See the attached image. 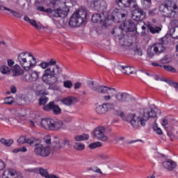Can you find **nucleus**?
Here are the masks:
<instances>
[{"mask_svg":"<svg viewBox=\"0 0 178 178\" xmlns=\"http://www.w3.org/2000/svg\"><path fill=\"white\" fill-rule=\"evenodd\" d=\"M44 70L42 80L43 83L48 86H55L59 81V76L62 73V68L57 65L55 58H50L48 61H42L38 65Z\"/></svg>","mask_w":178,"mask_h":178,"instance_id":"1","label":"nucleus"},{"mask_svg":"<svg viewBox=\"0 0 178 178\" xmlns=\"http://www.w3.org/2000/svg\"><path fill=\"white\" fill-rule=\"evenodd\" d=\"M30 124L32 127H35V124H37L40 129L49 131H55V130H60L63 127V121L52 118H35L30 120Z\"/></svg>","mask_w":178,"mask_h":178,"instance_id":"2","label":"nucleus"},{"mask_svg":"<svg viewBox=\"0 0 178 178\" xmlns=\"http://www.w3.org/2000/svg\"><path fill=\"white\" fill-rule=\"evenodd\" d=\"M153 119L156 118V111L152 110V108H142L139 111V115L136 117L135 115H132V118L131 120V124L134 129H138L140 126L142 127H145L147 122L149 119Z\"/></svg>","mask_w":178,"mask_h":178,"instance_id":"3","label":"nucleus"},{"mask_svg":"<svg viewBox=\"0 0 178 178\" xmlns=\"http://www.w3.org/2000/svg\"><path fill=\"white\" fill-rule=\"evenodd\" d=\"M17 62L20 65L22 69L30 70L37 65V59L29 52H22L17 56Z\"/></svg>","mask_w":178,"mask_h":178,"instance_id":"4","label":"nucleus"},{"mask_svg":"<svg viewBox=\"0 0 178 178\" xmlns=\"http://www.w3.org/2000/svg\"><path fill=\"white\" fill-rule=\"evenodd\" d=\"M159 10L165 17H178V8L173 0H166L160 5Z\"/></svg>","mask_w":178,"mask_h":178,"instance_id":"5","label":"nucleus"},{"mask_svg":"<svg viewBox=\"0 0 178 178\" xmlns=\"http://www.w3.org/2000/svg\"><path fill=\"white\" fill-rule=\"evenodd\" d=\"M87 20V11L81 8L72 14L69 24L70 27H80Z\"/></svg>","mask_w":178,"mask_h":178,"instance_id":"6","label":"nucleus"},{"mask_svg":"<svg viewBox=\"0 0 178 178\" xmlns=\"http://www.w3.org/2000/svg\"><path fill=\"white\" fill-rule=\"evenodd\" d=\"M102 15L105 18V22L110 20L114 23H120L126 17V12L122 8H115L111 13H104Z\"/></svg>","mask_w":178,"mask_h":178,"instance_id":"7","label":"nucleus"},{"mask_svg":"<svg viewBox=\"0 0 178 178\" xmlns=\"http://www.w3.org/2000/svg\"><path fill=\"white\" fill-rule=\"evenodd\" d=\"M92 90L94 91H97V92L107 95L104 97V101H111L113 97H115L116 95V92H118V90H116V88H109L108 86H97V88L92 87Z\"/></svg>","mask_w":178,"mask_h":178,"instance_id":"8","label":"nucleus"},{"mask_svg":"<svg viewBox=\"0 0 178 178\" xmlns=\"http://www.w3.org/2000/svg\"><path fill=\"white\" fill-rule=\"evenodd\" d=\"M111 34L115 37V38H118L120 41V44L124 47H129L130 46V42H129L127 35H123V31L120 27L114 28Z\"/></svg>","mask_w":178,"mask_h":178,"instance_id":"9","label":"nucleus"},{"mask_svg":"<svg viewBox=\"0 0 178 178\" xmlns=\"http://www.w3.org/2000/svg\"><path fill=\"white\" fill-rule=\"evenodd\" d=\"M46 13L51 14L54 17H66L69 13V7H64L63 8H58L52 10L51 8L44 9Z\"/></svg>","mask_w":178,"mask_h":178,"instance_id":"10","label":"nucleus"},{"mask_svg":"<svg viewBox=\"0 0 178 178\" xmlns=\"http://www.w3.org/2000/svg\"><path fill=\"white\" fill-rule=\"evenodd\" d=\"M114 108L115 105L113 103L106 102L96 106L95 112L97 115H105L108 111H111Z\"/></svg>","mask_w":178,"mask_h":178,"instance_id":"11","label":"nucleus"},{"mask_svg":"<svg viewBox=\"0 0 178 178\" xmlns=\"http://www.w3.org/2000/svg\"><path fill=\"white\" fill-rule=\"evenodd\" d=\"M106 129L104 127H98L93 131L94 138L99 141H108V136L105 135Z\"/></svg>","mask_w":178,"mask_h":178,"instance_id":"12","label":"nucleus"},{"mask_svg":"<svg viewBox=\"0 0 178 178\" xmlns=\"http://www.w3.org/2000/svg\"><path fill=\"white\" fill-rule=\"evenodd\" d=\"M34 151L36 155H39L43 158L48 156L51 154V149L49 147L44 146L41 144L36 145Z\"/></svg>","mask_w":178,"mask_h":178,"instance_id":"13","label":"nucleus"},{"mask_svg":"<svg viewBox=\"0 0 178 178\" xmlns=\"http://www.w3.org/2000/svg\"><path fill=\"white\" fill-rule=\"evenodd\" d=\"M132 19L136 22H141L145 19V13L137 6L132 11Z\"/></svg>","mask_w":178,"mask_h":178,"instance_id":"14","label":"nucleus"},{"mask_svg":"<svg viewBox=\"0 0 178 178\" xmlns=\"http://www.w3.org/2000/svg\"><path fill=\"white\" fill-rule=\"evenodd\" d=\"M91 6L97 12L105 13L106 10V1L105 0H95L91 3Z\"/></svg>","mask_w":178,"mask_h":178,"instance_id":"15","label":"nucleus"},{"mask_svg":"<svg viewBox=\"0 0 178 178\" xmlns=\"http://www.w3.org/2000/svg\"><path fill=\"white\" fill-rule=\"evenodd\" d=\"M40 77V72L35 70H31L28 72L24 76V81H27V83H31L33 81H37Z\"/></svg>","mask_w":178,"mask_h":178,"instance_id":"16","label":"nucleus"},{"mask_svg":"<svg viewBox=\"0 0 178 178\" xmlns=\"http://www.w3.org/2000/svg\"><path fill=\"white\" fill-rule=\"evenodd\" d=\"M43 109L47 112L52 111L54 115H60V113H62V108L57 104H55L54 102H50L48 104L43 107Z\"/></svg>","mask_w":178,"mask_h":178,"instance_id":"17","label":"nucleus"},{"mask_svg":"<svg viewBox=\"0 0 178 178\" xmlns=\"http://www.w3.org/2000/svg\"><path fill=\"white\" fill-rule=\"evenodd\" d=\"M120 8H137V3L134 0H115Z\"/></svg>","mask_w":178,"mask_h":178,"instance_id":"18","label":"nucleus"},{"mask_svg":"<svg viewBox=\"0 0 178 178\" xmlns=\"http://www.w3.org/2000/svg\"><path fill=\"white\" fill-rule=\"evenodd\" d=\"M2 178H23V175L15 170H6L2 174Z\"/></svg>","mask_w":178,"mask_h":178,"instance_id":"19","label":"nucleus"},{"mask_svg":"<svg viewBox=\"0 0 178 178\" xmlns=\"http://www.w3.org/2000/svg\"><path fill=\"white\" fill-rule=\"evenodd\" d=\"M115 99L118 102H126L129 98H130V95L126 92H117L115 96Z\"/></svg>","mask_w":178,"mask_h":178,"instance_id":"20","label":"nucleus"},{"mask_svg":"<svg viewBox=\"0 0 178 178\" xmlns=\"http://www.w3.org/2000/svg\"><path fill=\"white\" fill-rule=\"evenodd\" d=\"M153 51H154V54L156 55H160V54H162V52L165 51V49H166V47H165V44L161 42H157L152 45Z\"/></svg>","mask_w":178,"mask_h":178,"instance_id":"21","label":"nucleus"},{"mask_svg":"<svg viewBox=\"0 0 178 178\" xmlns=\"http://www.w3.org/2000/svg\"><path fill=\"white\" fill-rule=\"evenodd\" d=\"M147 29L152 34H159L162 31V26H156L153 24H149L147 25Z\"/></svg>","mask_w":178,"mask_h":178,"instance_id":"22","label":"nucleus"},{"mask_svg":"<svg viewBox=\"0 0 178 178\" xmlns=\"http://www.w3.org/2000/svg\"><path fill=\"white\" fill-rule=\"evenodd\" d=\"M177 165V163H176V162L172 160H168L163 162V168L170 171L173 170V169H175Z\"/></svg>","mask_w":178,"mask_h":178,"instance_id":"23","label":"nucleus"},{"mask_svg":"<svg viewBox=\"0 0 178 178\" xmlns=\"http://www.w3.org/2000/svg\"><path fill=\"white\" fill-rule=\"evenodd\" d=\"M20 75H22V67H20V65L16 64L11 68L10 76L12 77H16Z\"/></svg>","mask_w":178,"mask_h":178,"instance_id":"24","label":"nucleus"},{"mask_svg":"<svg viewBox=\"0 0 178 178\" xmlns=\"http://www.w3.org/2000/svg\"><path fill=\"white\" fill-rule=\"evenodd\" d=\"M62 104L66 105L67 106H70L73 105V104H76L77 102V98L74 97H67L61 100Z\"/></svg>","mask_w":178,"mask_h":178,"instance_id":"25","label":"nucleus"},{"mask_svg":"<svg viewBox=\"0 0 178 178\" xmlns=\"http://www.w3.org/2000/svg\"><path fill=\"white\" fill-rule=\"evenodd\" d=\"M3 9L5 10H7V12H10V13H11L13 15V16L14 17H16L17 19H22L23 17V14H22L17 11L13 10L8 7H3Z\"/></svg>","mask_w":178,"mask_h":178,"instance_id":"26","label":"nucleus"},{"mask_svg":"<svg viewBox=\"0 0 178 178\" xmlns=\"http://www.w3.org/2000/svg\"><path fill=\"white\" fill-rule=\"evenodd\" d=\"M124 27H125L128 31H134L136 29V24L133 23L131 21H127L124 24Z\"/></svg>","mask_w":178,"mask_h":178,"instance_id":"27","label":"nucleus"},{"mask_svg":"<svg viewBox=\"0 0 178 178\" xmlns=\"http://www.w3.org/2000/svg\"><path fill=\"white\" fill-rule=\"evenodd\" d=\"M0 120H3L4 122H6L7 123H10V124H16L17 122L20 123V121L17 120V119L13 118H6L5 116L0 117Z\"/></svg>","mask_w":178,"mask_h":178,"instance_id":"28","label":"nucleus"},{"mask_svg":"<svg viewBox=\"0 0 178 178\" xmlns=\"http://www.w3.org/2000/svg\"><path fill=\"white\" fill-rule=\"evenodd\" d=\"M92 22L93 23H102V15L101 14H94L92 16Z\"/></svg>","mask_w":178,"mask_h":178,"instance_id":"29","label":"nucleus"},{"mask_svg":"<svg viewBox=\"0 0 178 178\" xmlns=\"http://www.w3.org/2000/svg\"><path fill=\"white\" fill-rule=\"evenodd\" d=\"M88 138H90V136L86 134L77 135L74 137L75 141H84V140H88Z\"/></svg>","mask_w":178,"mask_h":178,"instance_id":"30","label":"nucleus"},{"mask_svg":"<svg viewBox=\"0 0 178 178\" xmlns=\"http://www.w3.org/2000/svg\"><path fill=\"white\" fill-rule=\"evenodd\" d=\"M38 172L41 176L46 178H50L52 175H49L48 171L44 168H38Z\"/></svg>","mask_w":178,"mask_h":178,"instance_id":"31","label":"nucleus"},{"mask_svg":"<svg viewBox=\"0 0 178 178\" xmlns=\"http://www.w3.org/2000/svg\"><path fill=\"white\" fill-rule=\"evenodd\" d=\"M10 68L6 65H1L0 67V72L3 74H10Z\"/></svg>","mask_w":178,"mask_h":178,"instance_id":"32","label":"nucleus"},{"mask_svg":"<svg viewBox=\"0 0 178 178\" xmlns=\"http://www.w3.org/2000/svg\"><path fill=\"white\" fill-rule=\"evenodd\" d=\"M0 142L1 144H3L4 145H6V147H10L13 144V140L12 139H5V138H1L0 140Z\"/></svg>","mask_w":178,"mask_h":178,"instance_id":"33","label":"nucleus"},{"mask_svg":"<svg viewBox=\"0 0 178 178\" xmlns=\"http://www.w3.org/2000/svg\"><path fill=\"white\" fill-rule=\"evenodd\" d=\"M52 140L56 148H62V145L60 144V140H59V138L54 136Z\"/></svg>","mask_w":178,"mask_h":178,"instance_id":"34","label":"nucleus"},{"mask_svg":"<svg viewBox=\"0 0 178 178\" xmlns=\"http://www.w3.org/2000/svg\"><path fill=\"white\" fill-rule=\"evenodd\" d=\"M74 149L77 151H83L86 148V145L81 143H76L74 145Z\"/></svg>","mask_w":178,"mask_h":178,"instance_id":"35","label":"nucleus"},{"mask_svg":"<svg viewBox=\"0 0 178 178\" xmlns=\"http://www.w3.org/2000/svg\"><path fill=\"white\" fill-rule=\"evenodd\" d=\"M141 3L143 8H145V9L151 8V5H152V2L151 0H141Z\"/></svg>","mask_w":178,"mask_h":178,"instance_id":"36","label":"nucleus"},{"mask_svg":"<svg viewBox=\"0 0 178 178\" xmlns=\"http://www.w3.org/2000/svg\"><path fill=\"white\" fill-rule=\"evenodd\" d=\"M88 170H92V172H94L95 173H99V175H102V177L105 176V174H104L101 169L97 166L91 167L88 169Z\"/></svg>","mask_w":178,"mask_h":178,"instance_id":"37","label":"nucleus"},{"mask_svg":"<svg viewBox=\"0 0 178 178\" xmlns=\"http://www.w3.org/2000/svg\"><path fill=\"white\" fill-rule=\"evenodd\" d=\"M63 86L65 88H68L70 90V88H73V83H72V81L70 80H66L63 81Z\"/></svg>","mask_w":178,"mask_h":178,"instance_id":"38","label":"nucleus"},{"mask_svg":"<svg viewBox=\"0 0 178 178\" xmlns=\"http://www.w3.org/2000/svg\"><path fill=\"white\" fill-rule=\"evenodd\" d=\"M98 147H102V143L96 142L89 145V148H90V149H95V148H98Z\"/></svg>","mask_w":178,"mask_h":178,"instance_id":"39","label":"nucleus"},{"mask_svg":"<svg viewBox=\"0 0 178 178\" xmlns=\"http://www.w3.org/2000/svg\"><path fill=\"white\" fill-rule=\"evenodd\" d=\"M25 143L30 144V145H35V138L33 137L26 138Z\"/></svg>","mask_w":178,"mask_h":178,"instance_id":"40","label":"nucleus"},{"mask_svg":"<svg viewBox=\"0 0 178 178\" xmlns=\"http://www.w3.org/2000/svg\"><path fill=\"white\" fill-rule=\"evenodd\" d=\"M164 70L171 72V73H176V69L170 65H163Z\"/></svg>","mask_w":178,"mask_h":178,"instance_id":"41","label":"nucleus"},{"mask_svg":"<svg viewBox=\"0 0 178 178\" xmlns=\"http://www.w3.org/2000/svg\"><path fill=\"white\" fill-rule=\"evenodd\" d=\"M48 97L42 96L39 99L40 105H45L48 102Z\"/></svg>","mask_w":178,"mask_h":178,"instance_id":"42","label":"nucleus"},{"mask_svg":"<svg viewBox=\"0 0 178 178\" xmlns=\"http://www.w3.org/2000/svg\"><path fill=\"white\" fill-rule=\"evenodd\" d=\"M114 114L121 118V119H124L125 118L124 113L122 110H115Z\"/></svg>","mask_w":178,"mask_h":178,"instance_id":"43","label":"nucleus"},{"mask_svg":"<svg viewBox=\"0 0 178 178\" xmlns=\"http://www.w3.org/2000/svg\"><path fill=\"white\" fill-rule=\"evenodd\" d=\"M134 73V68L129 66H126V72L124 74H133Z\"/></svg>","mask_w":178,"mask_h":178,"instance_id":"44","label":"nucleus"},{"mask_svg":"<svg viewBox=\"0 0 178 178\" xmlns=\"http://www.w3.org/2000/svg\"><path fill=\"white\" fill-rule=\"evenodd\" d=\"M15 102V100L13 99V97H6L4 99V103H6L7 105H12Z\"/></svg>","mask_w":178,"mask_h":178,"instance_id":"45","label":"nucleus"},{"mask_svg":"<svg viewBox=\"0 0 178 178\" xmlns=\"http://www.w3.org/2000/svg\"><path fill=\"white\" fill-rule=\"evenodd\" d=\"M147 55L149 56V58H152V56L155 55V51H154V48H152V47H149L147 49Z\"/></svg>","mask_w":178,"mask_h":178,"instance_id":"46","label":"nucleus"},{"mask_svg":"<svg viewBox=\"0 0 178 178\" xmlns=\"http://www.w3.org/2000/svg\"><path fill=\"white\" fill-rule=\"evenodd\" d=\"M24 22H27V23H29L31 26H33V23L35 22V20L30 19L27 15H25L24 17Z\"/></svg>","mask_w":178,"mask_h":178,"instance_id":"47","label":"nucleus"},{"mask_svg":"<svg viewBox=\"0 0 178 178\" xmlns=\"http://www.w3.org/2000/svg\"><path fill=\"white\" fill-rule=\"evenodd\" d=\"M153 129L154 130V131H156L157 134H162V129H161V128L158 127V124H155L153 126Z\"/></svg>","mask_w":178,"mask_h":178,"instance_id":"48","label":"nucleus"},{"mask_svg":"<svg viewBox=\"0 0 178 178\" xmlns=\"http://www.w3.org/2000/svg\"><path fill=\"white\" fill-rule=\"evenodd\" d=\"M32 26H33V27H35L37 30H42V29H44V26H42L41 24H38L37 22L35 21V22H33V24H32Z\"/></svg>","mask_w":178,"mask_h":178,"instance_id":"49","label":"nucleus"},{"mask_svg":"<svg viewBox=\"0 0 178 178\" xmlns=\"http://www.w3.org/2000/svg\"><path fill=\"white\" fill-rule=\"evenodd\" d=\"M176 31H177V27L176 28H171L170 29V35H171V37L173 38V35H176Z\"/></svg>","mask_w":178,"mask_h":178,"instance_id":"50","label":"nucleus"},{"mask_svg":"<svg viewBox=\"0 0 178 178\" xmlns=\"http://www.w3.org/2000/svg\"><path fill=\"white\" fill-rule=\"evenodd\" d=\"M153 77L156 81H166V80H164L163 79L161 78L159 75L154 74Z\"/></svg>","mask_w":178,"mask_h":178,"instance_id":"51","label":"nucleus"},{"mask_svg":"<svg viewBox=\"0 0 178 178\" xmlns=\"http://www.w3.org/2000/svg\"><path fill=\"white\" fill-rule=\"evenodd\" d=\"M17 143H19V144L26 143V137L24 136L19 137V139L17 140Z\"/></svg>","mask_w":178,"mask_h":178,"instance_id":"52","label":"nucleus"},{"mask_svg":"<svg viewBox=\"0 0 178 178\" xmlns=\"http://www.w3.org/2000/svg\"><path fill=\"white\" fill-rule=\"evenodd\" d=\"M117 69H118V70H120V72H122V73L124 74V72H126V66L118 65Z\"/></svg>","mask_w":178,"mask_h":178,"instance_id":"53","label":"nucleus"},{"mask_svg":"<svg viewBox=\"0 0 178 178\" xmlns=\"http://www.w3.org/2000/svg\"><path fill=\"white\" fill-rule=\"evenodd\" d=\"M63 144L64 145H72V143L70 142V140L67 138H64L63 140Z\"/></svg>","mask_w":178,"mask_h":178,"instance_id":"54","label":"nucleus"},{"mask_svg":"<svg viewBox=\"0 0 178 178\" xmlns=\"http://www.w3.org/2000/svg\"><path fill=\"white\" fill-rule=\"evenodd\" d=\"M7 63H8V66H9L10 67H12V66L15 65V60L12 59H8Z\"/></svg>","mask_w":178,"mask_h":178,"instance_id":"55","label":"nucleus"},{"mask_svg":"<svg viewBox=\"0 0 178 178\" xmlns=\"http://www.w3.org/2000/svg\"><path fill=\"white\" fill-rule=\"evenodd\" d=\"M52 138H51V136H47L46 138H44V141L46 144H51V140Z\"/></svg>","mask_w":178,"mask_h":178,"instance_id":"56","label":"nucleus"},{"mask_svg":"<svg viewBox=\"0 0 178 178\" xmlns=\"http://www.w3.org/2000/svg\"><path fill=\"white\" fill-rule=\"evenodd\" d=\"M81 87V82H76L74 84V90H79Z\"/></svg>","mask_w":178,"mask_h":178,"instance_id":"57","label":"nucleus"},{"mask_svg":"<svg viewBox=\"0 0 178 178\" xmlns=\"http://www.w3.org/2000/svg\"><path fill=\"white\" fill-rule=\"evenodd\" d=\"M72 120H73V118L72 117L67 116L64 118V121L65 122V123H70Z\"/></svg>","mask_w":178,"mask_h":178,"instance_id":"58","label":"nucleus"},{"mask_svg":"<svg viewBox=\"0 0 178 178\" xmlns=\"http://www.w3.org/2000/svg\"><path fill=\"white\" fill-rule=\"evenodd\" d=\"M37 94L38 95H48V92L45 90H40Z\"/></svg>","mask_w":178,"mask_h":178,"instance_id":"59","label":"nucleus"},{"mask_svg":"<svg viewBox=\"0 0 178 178\" xmlns=\"http://www.w3.org/2000/svg\"><path fill=\"white\" fill-rule=\"evenodd\" d=\"M99 157L102 159H104V161H106V159H109V156L108 155H106V154H101L99 156Z\"/></svg>","mask_w":178,"mask_h":178,"instance_id":"60","label":"nucleus"},{"mask_svg":"<svg viewBox=\"0 0 178 178\" xmlns=\"http://www.w3.org/2000/svg\"><path fill=\"white\" fill-rule=\"evenodd\" d=\"M168 120H166V119H165V118H163L162 120H161V125L163 126V127H165V126H166L167 124H168Z\"/></svg>","mask_w":178,"mask_h":178,"instance_id":"61","label":"nucleus"},{"mask_svg":"<svg viewBox=\"0 0 178 178\" xmlns=\"http://www.w3.org/2000/svg\"><path fill=\"white\" fill-rule=\"evenodd\" d=\"M10 91L13 94H15V92H16L17 89H16V86H10Z\"/></svg>","mask_w":178,"mask_h":178,"instance_id":"62","label":"nucleus"},{"mask_svg":"<svg viewBox=\"0 0 178 178\" xmlns=\"http://www.w3.org/2000/svg\"><path fill=\"white\" fill-rule=\"evenodd\" d=\"M173 38H175V40H178V26L177 27L175 35H173Z\"/></svg>","mask_w":178,"mask_h":178,"instance_id":"63","label":"nucleus"},{"mask_svg":"<svg viewBox=\"0 0 178 178\" xmlns=\"http://www.w3.org/2000/svg\"><path fill=\"white\" fill-rule=\"evenodd\" d=\"M172 87H174L175 88H176L177 90H178V83L176 82H174L172 83Z\"/></svg>","mask_w":178,"mask_h":178,"instance_id":"64","label":"nucleus"}]
</instances>
